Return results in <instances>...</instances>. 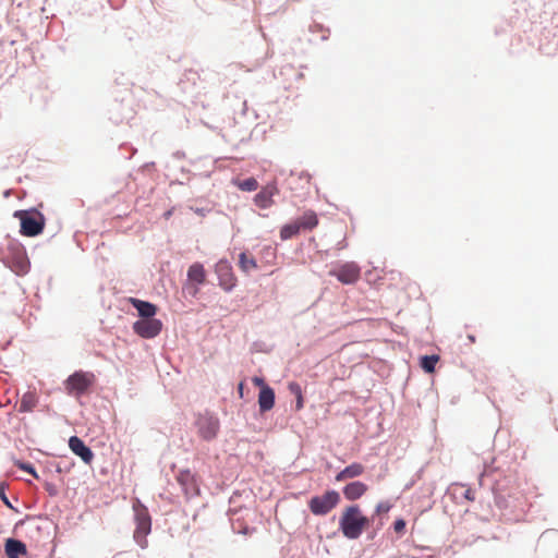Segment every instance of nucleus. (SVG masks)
I'll return each instance as SVG.
<instances>
[{"instance_id":"18","label":"nucleus","mask_w":558,"mask_h":558,"mask_svg":"<svg viewBox=\"0 0 558 558\" xmlns=\"http://www.w3.org/2000/svg\"><path fill=\"white\" fill-rule=\"evenodd\" d=\"M26 546L24 543L17 539L9 538L5 542V554L8 558H19L20 556L26 555Z\"/></svg>"},{"instance_id":"11","label":"nucleus","mask_w":558,"mask_h":558,"mask_svg":"<svg viewBox=\"0 0 558 558\" xmlns=\"http://www.w3.org/2000/svg\"><path fill=\"white\" fill-rule=\"evenodd\" d=\"M69 447L85 463L89 464L93 461V459H94L93 451L77 436H72L69 439Z\"/></svg>"},{"instance_id":"14","label":"nucleus","mask_w":558,"mask_h":558,"mask_svg":"<svg viewBox=\"0 0 558 558\" xmlns=\"http://www.w3.org/2000/svg\"><path fill=\"white\" fill-rule=\"evenodd\" d=\"M275 405V390L271 387H265L258 393V407L262 413L270 411Z\"/></svg>"},{"instance_id":"22","label":"nucleus","mask_w":558,"mask_h":558,"mask_svg":"<svg viewBox=\"0 0 558 558\" xmlns=\"http://www.w3.org/2000/svg\"><path fill=\"white\" fill-rule=\"evenodd\" d=\"M300 232H301V229H300L296 220H294V221H291L281 227L280 239L286 241V240H289V239L295 236Z\"/></svg>"},{"instance_id":"35","label":"nucleus","mask_w":558,"mask_h":558,"mask_svg":"<svg viewBox=\"0 0 558 558\" xmlns=\"http://www.w3.org/2000/svg\"><path fill=\"white\" fill-rule=\"evenodd\" d=\"M47 489L50 492V494H53V490L51 489V487H47Z\"/></svg>"},{"instance_id":"2","label":"nucleus","mask_w":558,"mask_h":558,"mask_svg":"<svg viewBox=\"0 0 558 558\" xmlns=\"http://www.w3.org/2000/svg\"><path fill=\"white\" fill-rule=\"evenodd\" d=\"M340 501V495L336 490H327L322 496H314L308 501V508L315 515H325Z\"/></svg>"},{"instance_id":"29","label":"nucleus","mask_w":558,"mask_h":558,"mask_svg":"<svg viewBox=\"0 0 558 558\" xmlns=\"http://www.w3.org/2000/svg\"><path fill=\"white\" fill-rule=\"evenodd\" d=\"M5 488H7V484L4 482H1L0 483V498L1 500L7 505V506H11L10 502H9V499L5 495Z\"/></svg>"},{"instance_id":"26","label":"nucleus","mask_w":558,"mask_h":558,"mask_svg":"<svg viewBox=\"0 0 558 558\" xmlns=\"http://www.w3.org/2000/svg\"><path fill=\"white\" fill-rule=\"evenodd\" d=\"M391 508H392V504L390 501H388V500L380 501L377 504V506L375 508V513L377 515L386 514L390 511Z\"/></svg>"},{"instance_id":"33","label":"nucleus","mask_w":558,"mask_h":558,"mask_svg":"<svg viewBox=\"0 0 558 558\" xmlns=\"http://www.w3.org/2000/svg\"><path fill=\"white\" fill-rule=\"evenodd\" d=\"M468 338L470 339L471 342H475V337L474 336L470 335Z\"/></svg>"},{"instance_id":"32","label":"nucleus","mask_w":558,"mask_h":558,"mask_svg":"<svg viewBox=\"0 0 558 558\" xmlns=\"http://www.w3.org/2000/svg\"><path fill=\"white\" fill-rule=\"evenodd\" d=\"M197 292H198V288H197V287H194V288H193V295H196V294H197Z\"/></svg>"},{"instance_id":"30","label":"nucleus","mask_w":558,"mask_h":558,"mask_svg":"<svg viewBox=\"0 0 558 558\" xmlns=\"http://www.w3.org/2000/svg\"><path fill=\"white\" fill-rule=\"evenodd\" d=\"M252 383H253L256 387H259L260 389H264L265 387H269V386L265 383L264 378H262V377H257V376L253 377V378H252Z\"/></svg>"},{"instance_id":"23","label":"nucleus","mask_w":558,"mask_h":558,"mask_svg":"<svg viewBox=\"0 0 558 558\" xmlns=\"http://www.w3.org/2000/svg\"><path fill=\"white\" fill-rule=\"evenodd\" d=\"M288 389L295 397V410H302L304 408V398L300 384H298L296 381H291L288 384Z\"/></svg>"},{"instance_id":"21","label":"nucleus","mask_w":558,"mask_h":558,"mask_svg":"<svg viewBox=\"0 0 558 558\" xmlns=\"http://www.w3.org/2000/svg\"><path fill=\"white\" fill-rule=\"evenodd\" d=\"M239 268L243 272L248 274L251 270L257 269V262L252 255L242 252L239 255Z\"/></svg>"},{"instance_id":"27","label":"nucleus","mask_w":558,"mask_h":558,"mask_svg":"<svg viewBox=\"0 0 558 558\" xmlns=\"http://www.w3.org/2000/svg\"><path fill=\"white\" fill-rule=\"evenodd\" d=\"M405 529V521L403 519H398L393 523V530L396 533H403Z\"/></svg>"},{"instance_id":"16","label":"nucleus","mask_w":558,"mask_h":558,"mask_svg":"<svg viewBox=\"0 0 558 558\" xmlns=\"http://www.w3.org/2000/svg\"><path fill=\"white\" fill-rule=\"evenodd\" d=\"M131 304L137 310L143 319L153 318L157 312L156 305L146 301L131 299Z\"/></svg>"},{"instance_id":"31","label":"nucleus","mask_w":558,"mask_h":558,"mask_svg":"<svg viewBox=\"0 0 558 558\" xmlns=\"http://www.w3.org/2000/svg\"><path fill=\"white\" fill-rule=\"evenodd\" d=\"M243 389H244V383L241 381L238 386V391H239V395L241 398L243 397Z\"/></svg>"},{"instance_id":"7","label":"nucleus","mask_w":558,"mask_h":558,"mask_svg":"<svg viewBox=\"0 0 558 558\" xmlns=\"http://www.w3.org/2000/svg\"><path fill=\"white\" fill-rule=\"evenodd\" d=\"M215 271L219 279V286L225 291H231L235 287L238 280L228 260H219L216 264Z\"/></svg>"},{"instance_id":"24","label":"nucleus","mask_w":558,"mask_h":558,"mask_svg":"<svg viewBox=\"0 0 558 558\" xmlns=\"http://www.w3.org/2000/svg\"><path fill=\"white\" fill-rule=\"evenodd\" d=\"M438 361H439L438 355H435V354L434 355H424L421 357V367L426 373H434L435 366Z\"/></svg>"},{"instance_id":"15","label":"nucleus","mask_w":558,"mask_h":558,"mask_svg":"<svg viewBox=\"0 0 558 558\" xmlns=\"http://www.w3.org/2000/svg\"><path fill=\"white\" fill-rule=\"evenodd\" d=\"M187 280L196 284H203L206 281V270L203 264L193 263L187 269Z\"/></svg>"},{"instance_id":"25","label":"nucleus","mask_w":558,"mask_h":558,"mask_svg":"<svg viewBox=\"0 0 558 558\" xmlns=\"http://www.w3.org/2000/svg\"><path fill=\"white\" fill-rule=\"evenodd\" d=\"M235 185L242 190V191H247V192H252V191H255L257 190L258 187V182L256 179L254 178H248V179H245L243 181H238L235 182Z\"/></svg>"},{"instance_id":"5","label":"nucleus","mask_w":558,"mask_h":558,"mask_svg":"<svg viewBox=\"0 0 558 558\" xmlns=\"http://www.w3.org/2000/svg\"><path fill=\"white\" fill-rule=\"evenodd\" d=\"M195 425L198 436L206 441L215 439L220 428L219 420L210 413L199 414Z\"/></svg>"},{"instance_id":"34","label":"nucleus","mask_w":558,"mask_h":558,"mask_svg":"<svg viewBox=\"0 0 558 558\" xmlns=\"http://www.w3.org/2000/svg\"><path fill=\"white\" fill-rule=\"evenodd\" d=\"M465 497L470 500H473V498L470 496V490L466 492Z\"/></svg>"},{"instance_id":"9","label":"nucleus","mask_w":558,"mask_h":558,"mask_svg":"<svg viewBox=\"0 0 558 558\" xmlns=\"http://www.w3.org/2000/svg\"><path fill=\"white\" fill-rule=\"evenodd\" d=\"M177 482L183 489L186 497L198 496L201 490L195 474L189 469L181 470L177 475Z\"/></svg>"},{"instance_id":"6","label":"nucleus","mask_w":558,"mask_h":558,"mask_svg":"<svg viewBox=\"0 0 558 558\" xmlns=\"http://www.w3.org/2000/svg\"><path fill=\"white\" fill-rule=\"evenodd\" d=\"M330 276L336 277L343 284L355 283L361 276V268L354 262H348L331 270Z\"/></svg>"},{"instance_id":"17","label":"nucleus","mask_w":558,"mask_h":558,"mask_svg":"<svg viewBox=\"0 0 558 558\" xmlns=\"http://www.w3.org/2000/svg\"><path fill=\"white\" fill-rule=\"evenodd\" d=\"M296 222L301 231L313 230L318 226V217L314 210L308 209L304 211L300 218L296 219Z\"/></svg>"},{"instance_id":"8","label":"nucleus","mask_w":558,"mask_h":558,"mask_svg":"<svg viewBox=\"0 0 558 558\" xmlns=\"http://www.w3.org/2000/svg\"><path fill=\"white\" fill-rule=\"evenodd\" d=\"M162 323L156 318L140 319L134 323L133 330L142 338L150 339L159 335Z\"/></svg>"},{"instance_id":"4","label":"nucleus","mask_w":558,"mask_h":558,"mask_svg":"<svg viewBox=\"0 0 558 558\" xmlns=\"http://www.w3.org/2000/svg\"><path fill=\"white\" fill-rule=\"evenodd\" d=\"M95 376L92 373L75 372L65 380V390L69 395L81 396L93 385Z\"/></svg>"},{"instance_id":"19","label":"nucleus","mask_w":558,"mask_h":558,"mask_svg":"<svg viewBox=\"0 0 558 558\" xmlns=\"http://www.w3.org/2000/svg\"><path fill=\"white\" fill-rule=\"evenodd\" d=\"M38 403V398L34 391L25 392L20 401L19 411L21 413L31 412Z\"/></svg>"},{"instance_id":"1","label":"nucleus","mask_w":558,"mask_h":558,"mask_svg":"<svg viewBox=\"0 0 558 558\" xmlns=\"http://www.w3.org/2000/svg\"><path fill=\"white\" fill-rule=\"evenodd\" d=\"M340 530L349 539H356L368 525V519L362 514L357 505L344 509L340 518Z\"/></svg>"},{"instance_id":"10","label":"nucleus","mask_w":558,"mask_h":558,"mask_svg":"<svg viewBox=\"0 0 558 558\" xmlns=\"http://www.w3.org/2000/svg\"><path fill=\"white\" fill-rule=\"evenodd\" d=\"M278 193V189L274 184L263 187L254 197V203L262 209L269 208L274 204L272 197Z\"/></svg>"},{"instance_id":"20","label":"nucleus","mask_w":558,"mask_h":558,"mask_svg":"<svg viewBox=\"0 0 558 558\" xmlns=\"http://www.w3.org/2000/svg\"><path fill=\"white\" fill-rule=\"evenodd\" d=\"M137 519V529L135 531V536L142 534L146 536L150 532V518L146 510L141 511L136 515Z\"/></svg>"},{"instance_id":"12","label":"nucleus","mask_w":558,"mask_h":558,"mask_svg":"<svg viewBox=\"0 0 558 558\" xmlns=\"http://www.w3.org/2000/svg\"><path fill=\"white\" fill-rule=\"evenodd\" d=\"M368 490V486L360 481H354L348 483L343 489L342 493L344 495V498L350 501H354L360 499L365 493Z\"/></svg>"},{"instance_id":"28","label":"nucleus","mask_w":558,"mask_h":558,"mask_svg":"<svg viewBox=\"0 0 558 558\" xmlns=\"http://www.w3.org/2000/svg\"><path fill=\"white\" fill-rule=\"evenodd\" d=\"M19 468L23 471H26L28 472L29 474H32L34 477H38L35 469L31 465V464H27V463H19Z\"/></svg>"},{"instance_id":"13","label":"nucleus","mask_w":558,"mask_h":558,"mask_svg":"<svg viewBox=\"0 0 558 558\" xmlns=\"http://www.w3.org/2000/svg\"><path fill=\"white\" fill-rule=\"evenodd\" d=\"M365 472V466L362 463L353 462L341 470L335 477L337 482H344L347 480L361 476Z\"/></svg>"},{"instance_id":"3","label":"nucleus","mask_w":558,"mask_h":558,"mask_svg":"<svg viewBox=\"0 0 558 558\" xmlns=\"http://www.w3.org/2000/svg\"><path fill=\"white\" fill-rule=\"evenodd\" d=\"M14 216L21 220V233L25 236H36L45 228V218L40 214L34 217L28 211L19 210L15 211Z\"/></svg>"}]
</instances>
